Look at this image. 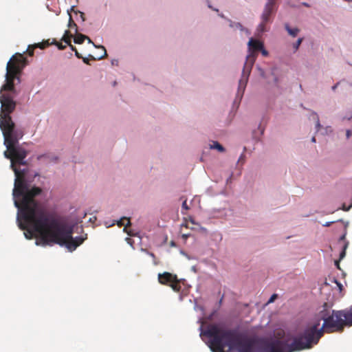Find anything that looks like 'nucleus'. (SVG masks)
I'll return each instance as SVG.
<instances>
[{"label":"nucleus","instance_id":"nucleus-1","mask_svg":"<svg viewBox=\"0 0 352 352\" xmlns=\"http://www.w3.org/2000/svg\"><path fill=\"white\" fill-rule=\"evenodd\" d=\"M19 198L20 201L14 200V205L19 210L17 217L19 227L26 230L24 234L28 239L32 238L34 232L36 233V245H47L55 243L60 246L65 245L72 252L87 239V234L74 238L73 228L63 221L60 217L41 208L35 200V197H32V204L31 203L28 206L32 210V213L24 214L23 197L16 199Z\"/></svg>","mask_w":352,"mask_h":352},{"label":"nucleus","instance_id":"nucleus-2","mask_svg":"<svg viewBox=\"0 0 352 352\" xmlns=\"http://www.w3.org/2000/svg\"><path fill=\"white\" fill-rule=\"evenodd\" d=\"M201 333L210 338L208 345L212 352H289L283 341L258 342L214 324H209Z\"/></svg>","mask_w":352,"mask_h":352},{"label":"nucleus","instance_id":"nucleus-3","mask_svg":"<svg viewBox=\"0 0 352 352\" xmlns=\"http://www.w3.org/2000/svg\"><path fill=\"white\" fill-rule=\"evenodd\" d=\"M352 326V306L349 309L331 310L327 303L317 314V321L309 324L302 333L287 344L289 352L309 349L316 345L324 333L342 332L345 327Z\"/></svg>","mask_w":352,"mask_h":352},{"label":"nucleus","instance_id":"nucleus-4","mask_svg":"<svg viewBox=\"0 0 352 352\" xmlns=\"http://www.w3.org/2000/svg\"><path fill=\"white\" fill-rule=\"evenodd\" d=\"M4 137V144L8 150L12 153L11 168L15 175L14 187L12 191L14 198L23 197V202L25 206L24 214L32 213V209L29 208V204L33 203V197H36L42 192L39 187L34 186L29 188V185L25 179L26 171L19 170L16 167V164L26 165L24 159L28 155V152L22 147L16 146L19 139L23 136L22 133L19 134L17 131H9L3 133Z\"/></svg>","mask_w":352,"mask_h":352},{"label":"nucleus","instance_id":"nucleus-5","mask_svg":"<svg viewBox=\"0 0 352 352\" xmlns=\"http://www.w3.org/2000/svg\"><path fill=\"white\" fill-rule=\"evenodd\" d=\"M27 65V59L23 54L16 53L8 61L6 67V83L2 86L1 92L3 91H14V80L19 81V75Z\"/></svg>","mask_w":352,"mask_h":352},{"label":"nucleus","instance_id":"nucleus-6","mask_svg":"<svg viewBox=\"0 0 352 352\" xmlns=\"http://www.w3.org/2000/svg\"><path fill=\"white\" fill-rule=\"evenodd\" d=\"M263 45V43L258 40H256L252 38L249 40V54L247 56L241 78L239 82L238 94L240 92H241V94H243L248 80V77L252 69V67L254 65L256 58V52L260 51Z\"/></svg>","mask_w":352,"mask_h":352},{"label":"nucleus","instance_id":"nucleus-7","mask_svg":"<svg viewBox=\"0 0 352 352\" xmlns=\"http://www.w3.org/2000/svg\"><path fill=\"white\" fill-rule=\"evenodd\" d=\"M0 102L1 104L0 112V128L2 133L14 131L15 124L12 121L10 113L16 108V102L12 96L8 94H1L0 96Z\"/></svg>","mask_w":352,"mask_h":352},{"label":"nucleus","instance_id":"nucleus-8","mask_svg":"<svg viewBox=\"0 0 352 352\" xmlns=\"http://www.w3.org/2000/svg\"><path fill=\"white\" fill-rule=\"evenodd\" d=\"M276 0H267L261 16V23L258 25V30L261 32L265 31V24L270 21L271 14L276 10Z\"/></svg>","mask_w":352,"mask_h":352},{"label":"nucleus","instance_id":"nucleus-9","mask_svg":"<svg viewBox=\"0 0 352 352\" xmlns=\"http://www.w3.org/2000/svg\"><path fill=\"white\" fill-rule=\"evenodd\" d=\"M176 274L165 272L164 273L158 274L157 279L161 285L170 286L173 280L176 279Z\"/></svg>","mask_w":352,"mask_h":352},{"label":"nucleus","instance_id":"nucleus-10","mask_svg":"<svg viewBox=\"0 0 352 352\" xmlns=\"http://www.w3.org/2000/svg\"><path fill=\"white\" fill-rule=\"evenodd\" d=\"M117 225L119 227H122V226H124V232L127 233L128 235L134 236V234L132 233L131 231H129L127 230V228L131 226V221H130V219L129 218L125 217L121 218L120 220L117 221Z\"/></svg>","mask_w":352,"mask_h":352},{"label":"nucleus","instance_id":"nucleus-11","mask_svg":"<svg viewBox=\"0 0 352 352\" xmlns=\"http://www.w3.org/2000/svg\"><path fill=\"white\" fill-rule=\"evenodd\" d=\"M98 48L101 49L102 51V54L100 55V56H98L96 57H94V56L92 55H89V58H84L82 56V59L83 60V62L87 65L89 64V60H100L102 58H103L104 56H106L107 54V51L104 48V47L102 46V45H100L98 47Z\"/></svg>","mask_w":352,"mask_h":352},{"label":"nucleus","instance_id":"nucleus-12","mask_svg":"<svg viewBox=\"0 0 352 352\" xmlns=\"http://www.w3.org/2000/svg\"><path fill=\"white\" fill-rule=\"evenodd\" d=\"M180 283L181 280L177 278V276H176V279L173 280L169 287H170L174 292H179L182 289Z\"/></svg>","mask_w":352,"mask_h":352},{"label":"nucleus","instance_id":"nucleus-13","mask_svg":"<svg viewBox=\"0 0 352 352\" xmlns=\"http://www.w3.org/2000/svg\"><path fill=\"white\" fill-rule=\"evenodd\" d=\"M285 28L287 31L288 34L293 37H296L298 35V32H300V30L298 28H292L287 23L285 25Z\"/></svg>","mask_w":352,"mask_h":352},{"label":"nucleus","instance_id":"nucleus-14","mask_svg":"<svg viewBox=\"0 0 352 352\" xmlns=\"http://www.w3.org/2000/svg\"><path fill=\"white\" fill-rule=\"evenodd\" d=\"M85 39H87L89 43H91V41L88 36L82 34H78L75 36L74 42L77 44H82Z\"/></svg>","mask_w":352,"mask_h":352},{"label":"nucleus","instance_id":"nucleus-15","mask_svg":"<svg viewBox=\"0 0 352 352\" xmlns=\"http://www.w3.org/2000/svg\"><path fill=\"white\" fill-rule=\"evenodd\" d=\"M72 37V34L70 33L69 30H66L65 32V34L62 38V40L67 44L70 45L71 44V38Z\"/></svg>","mask_w":352,"mask_h":352},{"label":"nucleus","instance_id":"nucleus-16","mask_svg":"<svg viewBox=\"0 0 352 352\" xmlns=\"http://www.w3.org/2000/svg\"><path fill=\"white\" fill-rule=\"evenodd\" d=\"M211 148L217 149L219 152H223L225 148L218 142H213V144L210 145Z\"/></svg>","mask_w":352,"mask_h":352},{"label":"nucleus","instance_id":"nucleus-17","mask_svg":"<svg viewBox=\"0 0 352 352\" xmlns=\"http://www.w3.org/2000/svg\"><path fill=\"white\" fill-rule=\"evenodd\" d=\"M48 45H49V42L48 41H45V42L34 44V47H39L41 49H44L46 47H47Z\"/></svg>","mask_w":352,"mask_h":352},{"label":"nucleus","instance_id":"nucleus-18","mask_svg":"<svg viewBox=\"0 0 352 352\" xmlns=\"http://www.w3.org/2000/svg\"><path fill=\"white\" fill-rule=\"evenodd\" d=\"M303 41L302 38H299L295 43L293 45V47L295 51H297Z\"/></svg>","mask_w":352,"mask_h":352},{"label":"nucleus","instance_id":"nucleus-19","mask_svg":"<svg viewBox=\"0 0 352 352\" xmlns=\"http://www.w3.org/2000/svg\"><path fill=\"white\" fill-rule=\"evenodd\" d=\"M48 45H49V42L48 41H45V42L34 44V47H39L41 49H44L46 47H47Z\"/></svg>","mask_w":352,"mask_h":352},{"label":"nucleus","instance_id":"nucleus-20","mask_svg":"<svg viewBox=\"0 0 352 352\" xmlns=\"http://www.w3.org/2000/svg\"><path fill=\"white\" fill-rule=\"evenodd\" d=\"M69 46L71 47L72 50L75 52V55L76 56L77 58H82L81 54L78 52V50H76V48L74 46H73L72 44L69 45Z\"/></svg>","mask_w":352,"mask_h":352},{"label":"nucleus","instance_id":"nucleus-21","mask_svg":"<svg viewBox=\"0 0 352 352\" xmlns=\"http://www.w3.org/2000/svg\"><path fill=\"white\" fill-rule=\"evenodd\" d=\"M36 47H34V45H29L28 46V48L27 50V52H28V54H29V56H33L34 55V50Z\"/></svg>","mask_w":352,"mask_h":352},{"label":"nucleus","instance_id":"nucleus-22","mask_svg":"<svg viewBox=\"0 0 352 352\" xmlns=\"http://www.w3.org/2000/svg\"><path fill=\"white\" fill-rule=\"evenodd\" d=\"M4 155L6 158L10 159V160L12 161V159L13 157L12 153H11L8 149L6 151L4 152Z\"/></svg>","mask_w":352,"mask_h":352},{"label":"nucleus","instance_id":"nucleus-23","mask_svg":"<svg viewBox=\"0 0 352 352\" xmlns=\"http://www.w3.org/2000/svg\"><path fill=\"white\" fill-rule=\"evenodd\" d=\"M76 27V24L74 23V21L72 19V17L71 15H69V27Z\"/></svg>","mask_w":352,"mask_h":352},{"label":"nucleus","instance_id":"nucleus-24","mask_svg":"<svg viewBox=\"0 0 352 352\" xmlns=\"http://www.w3.org/2000/svg\"><path fill=\"white\" fill-rule=\"evenodd\" d=\"M262 55L264 56H267L268 55V52L264 48V46L262 47V49L260 50Z\"/></svg>","mask_w":352,"mask_h":352},{"label":"nucleus","instance_id":"nucleus-25","mask_svg":"<svg viewBox=\"0 0 352 352\" xmlns=\"http://www.w3.org/2000/svg\"><path fill=\"white\" fill-rule=\"evenodd\" d=\"M182 209H184L186 210H188L189 209L188 205H187V201L186 200H184L182 203Z\"/></svg>","mask_w":352,"mask_h":352},{"label":"nucleus","instance_id":"nucleus-26","mask_svg":"<svg viewBox=\"0 0 352 352\" xmlns=\"http://www.w3.org/2000/svg\"><path fill=\"white\" fill-rule=\"evenodd\" d=\"M276 298H277V294H273V295L270 297V298L269 299V300H268V302H268V303H271V302H274V300Z\"/></svg>","mask_w":352,"mask_h":352},{"label":"nucleus","instance_id":"nucleus-27","mask_svg":"<svg viewBox=\"0 0 352 352\" xmlns=\"http://www.w3.org/2000/svg\"><path fill=\"white\" fill-rule=\"evenodd\" d=\"M346 247H347V244H345L342 252L340 253V258H342L345 256V250H346Z\"/></svg>","mask_w":352,"mask_h":352},{"label":"nucleus","instance_id":"nucleus-28","mask_svg":"<svg viewBox=\"0 0 352 352\" xmlns=\"http://www.w3.org/2000/svg\"><path fill=\"white\" fill-rule=\"evenodd\" d=\"M142 251L145 252L146 253H147L148 255H150L151 257H153V258H155V254L153 253V252H149L146 249H142Z\"/></svg>","mask_w":352,"mask_h":352},{"label":"nucleus","instance_id":"nucleus-29","mask_svg":"<svg viewBox=\"0 0 352 352\" xmlns=\"http://www.w3.org/2000/svg\"><path fill=\"white\" fill-rule=\"evenodd\" d=\"M315 116H316V119H317V121H316V128H317V130H319V129L320 128V124L318 116L316 114H315Z\"/></svg>","mask_w":352,"mask_h":352},{"label":"nucleus","instance_id":"nucleus-30","mask_svg":"<svg viewBox=\"0 0 352 352\" xmlns=\"http://www.w3.org/2000/svg\"><path fill=\"white\" fill-rule=\"evenodd\" d=\"M56 45H57V46H58L59 50H64L65 48V47H66V45H63L60 43H57Z\"/></svg>","mask_w":352,"mask_h":352},{"label":"nucleus","instance_id":"nucleus-31","mask_svg":"<svg viewBox=\"0 0 352 352\" xmlns=\"http://www.w3.org/2000/svg\"><path fill=\"white\" fill-rule=\"evenodd\" d=\"M346 138H349L351 135V131L350 130H347L346 131Z\"/></svg>","mask_w":352,"mask_h":352},{"label":"nucleus","instance_id":"nucleus-32","mask_svg":"<svg viewBox=\"0 0 352 352\" xmlns=\"http://www.w3.org/2000/svg\"><path fill=\"white\" fill-rule=\"evenodd\" d=\"M332 222H327L325 224H324V226H330L331 225Z\"/></svg>","mask_w":352,"mask_h":352},{"label":"nucleus","instance_id":"nucleus-33","mask_svg":"<svg viewBox=\"0 0 352 352\" xmlns=\"http://www.w3.org/2000/svg\"><path fill=\"white\" fill-rule=\"evenodd\" d=\"M80 16H81V18L82 19V21H85V18H84V13H83V12H80Z\"/></svg>","mask_w":352,"mask_h":352},{"label":"nucleus","instance_id":"nucleus-34","mask_svg":"<svg viewBox=\"0 0 352 352\" xmlns=\"http://www.w3.org/2000/svg\"><path fill=\"white\" fill-rule=\"evenodd\" d=\"M337 86H338V84H336V85H335L334 86H333V87H332V89H333V90H335V89H336Z\"/></svg>","mask_w":352,"mask_h":352},{"label":"nucleus","instance_id":"nucleus-35","mask_svg":"<svg viewBox=\"0 0 352 352\" xmlns=\"http://www.w3.org/2000/svg\"><path fill=\"white\" fill-rule=\"evenodd\" d=\"M311 142H316V138H315V137H313V138H311Z\"/></svg>","mask_w":352,"mask_h":352},{"label":"nucleus","instance_id":"nucleus-36","mask_svg":"<svg viewBox=\"0 0 352 352\" xmlns=\"http://www.w3.org/2000/svg\"><path fill=\"white\" fill-rule=\"evenodd\" d=\"M345 238V235H342L341 237H340V240H344Z\"/></svg>","mask_w":352,"mask_h":352},{"label":"nucleus","instance_id":"nucleus-37","mask_svg":"<svg viewBox=\"0 0 352 352\" xmlns=\"http://www.w3.org/2000/svg\"><path fill=\"white\" fill-rule=\"evenodd\" d=\"M170 245H171L172 246H175V243H174L173 241H171Z\"/></svg>","mask_w":352,"mask_h":352}]
</instances>
